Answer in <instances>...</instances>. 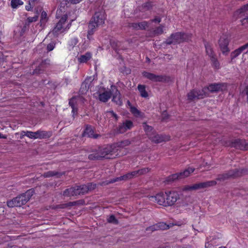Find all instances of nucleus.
<instances>
[{
    "label": "nucleus",
    "mask_w": 248,
    "mask_h": 248,
    "mask_svg": "<svg viewBox=\"0 0 248 248\" xmlns=\"http://www.w3.org/2000/svg\"><path fill=\"white\" fill-rule=\"evenodd\" d=\"M64 9L62 7H61L60 5L59 6V8L56 13L57 17H58L61 16L62 17L53 30L49 32V35L52 34L54 36H57L60 33L63 32L70 28L71 24L66 22L67 15L66 13H65Z\"/></svg>",
    "instance_id": "nucleus-1"
},
{
    "label": "nucleus",
    "mask_w": 248,
    "mask_h": 248,
    "mask_svg": "<svg viewBox=\"0 0 248 248\" xmlns=\"http://www.w3.org/2000/svg\"><path fill=\"white\" fill-rule=\"evenodd\" d=\"M106 15L103 10L95 12L92 20L89 24L87 38L89 40L93 39L92 35L97 27L102 26L105 23Z\"/></svg>",
    "instance_id": "nucleus-2"
},
{
    "label": "nucleus",
    "mask_w": 248,
    "mask_h": 248,
    "mask_svg": "<svg viewBox=\"0 0 248 248\" xmlns=\"http://www.w3.org/2000/svg\"><path fill=\"white\" fill-rule=\"evenodd\" d=\"M118 150L116 145H108L102 148H99L97 151L93 152L89 155V158L91 160L98 159L101 158L106 157L109 158L110 157L108 155H111L116 153Z\"/></svg>",
    "instance_id": "nucleus-3"
},
{
    "label": "nucleus",
    "mask_w": 248,
    "mask_h": 248,
    "mask_svg": "<svg viewBox=\"0 0 248 248\" xmlns=\"http://www.w3.org/2000/svg\"><path fill=\"white\" fill-rule=\"evenodd\" d=\"M191 38L190 34L176 32L171 34V35L166 40V43L168 44H179L188 41Z\"/></svg>",
    "instance_id": "nucleus-4"
},
{
    "label": "nucleus",
    "mask_w": 248,
    "mask_h": 248,
    "mask_svg": "<svg viewBox=\"0 0 248 248\" xmlns=\"http://www.w3.org/2000/svg\"><path fill=\"white\" fill-rule=\"evenodd\" d=\"M235 19L241 18L242 25H245L248 24V5H245L235 11L233 14Z\"/></svg>",
    "instance_id": "nucleus-5"
},
{
    "label": "nucleus",
    "mask_w": 248,
    "mask_h": 248,
    "mask_svg": "<svg viewBox=\"0 0 248 248\" xmlns=\"http://www.w3.org/2000/svg\"><path fill=\"white\" fill-rule=\"evenodd\" d=\"M216 184L215 181H210L199 184H195L192 185L185 186L182 188L183 191H191L201 188L208 187L214 186Z\"/></svg>",
    "instance_id": "nucleus-6"
},
{
    "label": "nucleus",
    "mask_w": 248,
    "mask_h": 248,
    "mask_svg": "<svg viewBox=\"0 0 248 248\" xmlns=\"http://www.w3.org/2000/svg\"><path fill=\"white\" fill-rule=\"evenodd\" d=\"M149 171L148 168H144L139 170L138 171H134L131 173H128L123 176L117 177L115 179L112 180L110 181V183H114L119 181L127 180L133 178L134 176L137 175V174L141 175L148 172Z\"/></svg>",
    "instance_id": "nucleus-7"
},
{
    "label": "nucleus",
    "mask_w": 248,
    "mask_h": 248,
    "mask_svg": "<svg viewBox=\"0 0 248 248\" xmlns=\"http://www.w3.org/2000/svg\"><path fill=\"white\" fill-rule=\"evenodd\" d=\"M166 191H161L155 195L149 196V200L153 202L156 203L160 205L166 207Z\"/></svg>",
    "instance_id": "nucleus-8"
},
{
    "label": "nucleus",
    "mask_w": 248,
    "mask_h": 248,
    "mask_svg": "<svg viewBox=\"0 0 248 248\" xmlns=\"http://www.w3.org/2000/svg\"><path fill=\"white\" fill-rule=\"evenodd\" d=\"M166 207L173 205L180 198L179 194L176 191H166Z\"/></svg>",
    "instance_id": "nucleus-9"
},
{
    "label": "nucleus",
    "mask_w": 248,
    "mask_h": 248,
    "mask_svg": "<svg viewBox=\"0 0 248 248\" xmlns=\"http://www.w3.org/2000/svg\"><path fill=\"white\" fill-rule=\"evenodd\" d=\"M229 42V38L226 35L221 36L218 41L219 48L224 55H227L230 51L228 47Z\"/></svg>",
    "instance_id": "nucleus-10"
},
{
    "label": "nucleus",
    "mask_w": 248,
    "mask_h": 248,
    "mask_svg": "<svg viewBox=\"0 0 248 248\" xmlns=\"http://www.w3.org/2000/svg\"><path fill=\"white\" fill-rule=\"evenodd\" d=\"M21 134L32 139H43L49 137L48 133L43 131H37L35 132L29 131H22Z\"/></svg>",
    "instance_id": "nucleus-11"
},
{
    "label": "nucleus",
    "mask_w": 248,
    "mask_h": 248,
    "mask_svg": "<svg viewBox=\"0 0 248 248\" xmlns=\"http://www.w3.org/2000/svg\"><path fill=\"white\" fill-rule=\"evenodd\" d=\"M33 191L30 189L26 193L15 198L17 206H21L25 204L30 199L32 195Z\"/></svg>",
    "instance_id": "nucleus-12"
},
{
    "label": "nucleus",
    "mask_w": 248,
    "mask_h": 248,
    "mask_svg": "<svg viewBox=\"0 0 248 248\" xmlns=\"http://www.w3.org/2000/svg\"><path fill=\"white\" fill-rule=\"evenodd\" d=\"M206 88L208 92L214 93L226 90L227 85L225 83H215L210 84Z\"/></svg>",
    "instance_id": "nucleus-13"
},
{
    "label": "nucleus",
    "mask_w": 248,
    "mask_h": 248,
    "mask_svg": "<svg viewBox=\"0 0 248 248\" xmlns=\"http://www.w3.org/2000/svg\"><path fill=\"white\" fill-rule=\"evenodd\" d=\"M134 126L133 123L130 120H126L121 124L119 125L118 131L120 133H124L126 131L131 129Z\"/></svg>",
    "instance_id": "nucleus-14"
},
{
    "label": "nucleus",
    "mask_w": 248,
    "mask_h": 248,
    "mask_svg": "<svg viewBox=\"0 0 248 248\" xmlns=\"http://www.w3.org/2000/svg\"><path fill=\"white\" fill-rule=\"evenodd\" d=\"M82 101V98L80 96L74 97L70 99L69 104L72 108L73 114H75L78 111V104Z\"/></svg>",
    "instance_id": "nucleus-15"
},
{
    "label": "nucleus",
    "mask_w": 248,
    "mask_h": 248,
    "mask_svg": "<svg viewBox=\"0 0 248 248\" xmlns=\"http://www.w3.org/2000/svg\"><path fill=\"white\" fill-rule=\"evenodd\" d=\"M149 139L153 142L158 143H161L163 141H168L170 139L169 136L166 135H160L154 133L152 136H150Z\"/></svg>",
    "instance_id": "nucleus-16"
},
{
    "label": "nucleus",
    "mask_w": 248,
    "mask_h": 248,
    "mask_svg": "<svg viewBox=\"0 0 248 248\" xmlns=\"http://www.w3.org/2000/svg\"><path fill=\"white\" fill-rule=\"evenodd\" d=\"M245 50H247V52H248V43L235 49L231 53V62H232L233 60Z\"/></svg>",
    "instance_id": "nucleus-17"
},
{
    "label": "nucleus",
    "mask_w": 248,
    "mask_h": 248,
    "mask_svg": "<svg viewBox=\"0 0 248 248\" xmlns=\"http://www.w3.org/2000/svg\"><path fill=\"white\" fill-rule=\"evenodd\" d=\"M194 170L193 168H188L187 169L185 170L183 172L179 173H176L172 175V179H182L188 176Z\"/></svg>",
    "instance_id": "nucleus-18"
},
{
    "label": "nucleus",
    "mask_w": 248,
    "mask_h": 248,
    "mask_svg": "<svg viewBox=\"0 0 248 248\" xmlns=\"http://www.w3.org/2000/svg\"><path fill=\"white\" fill-rule=\"evenodd\" d=\"M111 93L109 91L103 90L98 93V99L103 102H106L110 98Z\"/></svg>",
    "instance_id": "nucleus-19"
},
{
    "label": "nucleus",
    "mask_w": 248,
    "mask_h": 248,
    "mask_svg": "<svg viewBox=\"0 0 248 248\" xmlns=\"http://www.w3.org/2000/svg\"><path fill=\"white\" fill-rule=\"evenodd\" d=\"M204 93H199L198 90H193L187 93V98L189 100H194L196 99L203 98Z\"/></svg>",
    "instance_id": "nucleus-20"
},
{
    "label": "nucleus",
    "mask_w": 248,
    "mask_h": 248,
    "mask_svg": "<svg viewBox=\"0 0 248 248\" xmlns=\"http://www.w3.org/2000/svg\"><path fill=\"white\" fill-rule=\"evenodd\" d=\"M111 88L112 91H114V89L116 90L115 92L113 95V97L112 99V101L116 103L117 105H121L122 104V101L120 92L116 89V88L114 86H111Z\"/></svg>",
    "instance_id": "nucleus-21"
},
{
    "label": "nucleus",
    "mask_w": 248,
    "mask_h": 248,
    "mask_svg": "<svg viewBox=\"0 0 248 248\" xmlns=\"http://www.w3.org/2000/svg\"><path fill=\"white\" fill-rule=\"evenodd\" d=\"M142 75L144 77L154 81H160L163 79V78L161 76H156L147 72H143Z\"/></svg>",
    "instance_id": "nucleus-22"
},
{
    "label": "nucleus",
    "mask_w": 248,
    "mask_h": 248,
    "mask_svg": "<svg viewBox=\"0 0 248 248\" xmlns=\"http://www.w3.org/2000/svg\"><path fill=\"white\" fill-rule=\"evenodd\" d=\"M83 136L84 137H88L91 138H97V135L94 134V131L91 126H87L83 134Z\"/></svg>",
    "instance_id": "nucleus-23"
},
{
    "label": "nucleus",
    "mask_w": 248,
    "mask_h": 248,
    "mask_svg": "<svg viewBox=\"0 0 248 248\" xmlns=\"http://www.w3.org/2000/svg\"><path fill=\"white\" fill-rule=\"evenodd\" d=\"M138 90L139 92L140 95L143 98H147L148 93L146 90V87L143 85L139 84L138 86Z\"/></svg>",
    "instance_id": "nucleus-24"
},
{
    "label": "nucleus",
    "mask_w": 248,
    "mask_h": 248,
    "mask_svg": "<svg viewBox=\"0 0 248 248\" xmlns=\"http://www.w3.org/2000/svg\"><path fill=\"white\" fill-rule=\"evenodd\" d=\"M63 195L65 196H74L78 195V192L77 191L76 186L66 189L63 192Z\"/></svg>",
    "instance_id": "nucleus-25"
},
{
    "label": "nucleus",
    "mask_w": 248,
    "mask_h": 248,
    "mask_svg": "<svg viewBox=\"0 0 248 248\" xmlns=\"http://www.w3.org/2000/svg\"><path fill=\"white\" fill-rule=\"evenodd\" d=\"M92 57V54L90 52H87L85 54L80 56L78 58V61L80 63H85L89 61Z\"/></svg>",
    "instance_id": "nucleus-26"
},
{
    "label": "nucleus",
    "mask_w": 248,
    "mask_h": 248,
    "mask_svg": "<svg viewBox=\"0 0 248 248\" xmlns=\"http://www.w3.org/2000/svg\"><path fill=\"white\" fill-rule=\"evenodd\" d=\"M77 191L78 192V195L80 194H84L87 193L89 191L88 186L87 185H82L81 186H76Z\"/></svg>",
    "instance_id": "nucleus-27"
},
{
    "label": "nucleus",
    "mask_w": 248,
    "mask_h": 248,
    "mask_svg": "<svg viewBox=\"0 0 248 248\" xmlns=\"http://www.w3.org/2000/svg\"><path fill=\"white\" fill-rule=\"evenodd\" d=\"M83 0H62L60 1V5L61 7H62L63 9H64L65 6L68 3H71L72 4H77L82 1Z\"/></svg>",
    "instance_id": "nucleus-28"
},
{
    "label": "nucleus",
    "mask_w": 248,
    "mask_h": 248,
    "mask_svg": "<svg viewBox=\"0 0 248 248\" xmlns=\"http://www.w3.org/2000/svg\"><path fill=\"white\" fill-rule=\"evenodd\" d=\"M206 52L208 56L210 58V59L216 57V55L213 50L212 47L209 44H206L205 45Z\"/></svg>",
    "instance_id": "nucleus-29"
},
{
    "label": "nucleus",
    "mask_w": 248,
    "mask_h": 248,
    "mask_svg": "<svg viewBox=\"0 0 248 248\" xmlns=\"http://www.w3.org/2000/svg\"><path fill=\"white\" fill-rule=\"evenodd\" d=\"M143 127L146 134L149 136V138L154 134V131H153L152 126L147 125L146 123H143Z\"/></svg>",
    "instance_id": "nucleus-30"
},
{
    "label": "nucleus",
    "mask_w": 248,
    "mask_h": 248,
    "mask_svg": "<svg viewBox=\"0 0 248 248\" xmlns=\"http://www.w3.org/2000/svg\"><path fill=\"white\" fill-rule=\"evenodd\" d=\"M130 111L136 117H143V114L134 107H130Z\"/></svg>",
    "instance_id": "nucleus-31"
},
{
    "label": "nucleus",
    "mask_w": 248,
    "mask_h": 248,
    "mask_svg": "<svg viewBox=\"0 0 248 248\" xmlns=\"http://www.w3.org/2000/svg\"><path fill=\"white\" fill-rule=\"evenodd\" d=\"M23 1L21 0H11V6L13 9L17 8L18 6L23 5Z\"/></svg>",
    "instance_id": "nucleus-32"
},
{
    "label": "nucleus",
    "mask_w": 248,
    "mask_h": 248,
    "mask_svg": "<svg viewBox=\"0 0 248 248\" xmlns=\"http://www.w3.org/2000/svg\"><path fill=\"white\" fill-rule=\"evenodd\" d=\"M239 143L240 145H237V147L241 150H247L248 149V145L246 144V142L245 140H239Z\"/></svg>",
    "instance_id": "nucleus-33"
},
{
    "label": "nucleus",
    "mask_w": 248,
    "mask_h": 248,
    "mask_svg": "<svg viewBox=\"0 0 248 248\" xmlns=\"http://www.w3.org/2000/svg\"><path fill=\"white\" fill-rule=\"evenodd\" d=\"M158 227V230H166L169 228V225H167L164 222H160L156 224Z\"/></svg>",
    "instance_id": "nucleus-34"
},
{
    "label": "nucleus",
    "mask_w": 248,
    "mask_h": 248,
    "mask_svg": "<svg viewBox=\"0 0 248 248\" xmlns=\"http://www.w3.org/2000/svg\"><path fill=\"white\" fill-rule=\"evenodd\" d=\"M211 61L212 62V65L214 66L215 68L218 69L219 68V62L217 59L216 57H214L211 59Z\"/></svg>",
    "instance_id": "nucleus-35"
},
{
    "label": "nucleus",
    "mask_w": 248,
    "mask_h": 248,
    "mask_svg": "<svg viewBox=\"0 0 248 248\" xmlns=\"http://www.w3.org/2000/svg\"><path fill=\"white\" fill-rule=\"evenodd\" d=\"M129 144H130V141L128 140H126L124 141H123L120 143L115 144V145H116V148H117L118 147H124L125 146L128 145Z\"/></svg>",
    "instance_id": "nucleus-36"
},
{
    "label": "nucleus",
    "mask_w": 248,
    "mask_h": 248,
    "mask_svg": "<svg viewBox=\"0 0 248 248\" xmlns=\"http://www.w3.org/2000/svg\"><path fill=\"white\" fill-rule=\"evenodd\" d=\"M108 222L111 223H113L114 224H117L118 223V221L117 219L115 218V217L113 215L110 216L107 218Z\"/></svg>",
    "instance_id": "nucleus-37"
},
{
    "label": "nucleus",
    "mask_w": 248,
    "mask_h": 248,
    "mask_svg": "<svg viewBox=\"0 0 248 248\" xmlns=\"http://www.w3.org/2000/svg\"><path fill=\"white\" fill-rule=\"evenodd\" d=\"M78 42V39L77 38H73L71 39L69 42V49L73 47L74 46L76 45Z\"/></svg>",
    "instance_id": "nucleus-38"
},
{
    "label": "nucleus",
    "mask_w": 248,
    "mask_h": 248,
    "mask_svg": "<svg viewBox=\"0 0 248 248\" xmlns=\"http://www.w3.org/2000/svg\"><path fill=\"white\" fill-rule=\"evenodd\" d=\"M47 20V14L45 11H43L41 15V22L42 23H46Z\"/></svg>",
    "instance_id": "nucleus-39"
},
{
    "label": "nucleus",
    "mask_w": 248,
    "mask_h": 248,
    "mask_svg": "<svg viewBox=\"0 0 248 248\" xmlns=\"http://www.w3.org/2000/svg\"><path fill=\"white\" fill-rule=\"evenodd\" d=\"M58 174V172L55 171H49L45 173L43 175L44 177H50Z\"/></svg>",
    "instance_id": "nucleus-40"
},
{
    "label": "nucleus",
    "mask_w": 248,
    "mask_h": 248,
    "mask_svg": "<svg viewBox=\"0 0 248 248\" xmlns=\"http://www.w3.org/2000/svg\"><path fill=\"white\" fill-rule=\"evenodd\" d=\"M213 239H212V240H209V238H207L205 244V248H210L213 246Z\"/></svg>",
    "instance_id": "nucleus-41"
},
{
    "label": "nucleus",
    "mask_w": 248,
    "mask_h": 248,
    "mask_svg": "<svg viewBox=\"0 0 248 248\" xmlns=\"http://www.w3.org/2000/svg\"><path fill=\"white\" fill-rule=\"evenodd\" d=\"M7 205L9 207H14L15 206H17L15 198L13 199L12 200L8 201Z\"/></svg>",
    "instance_id": "nucleus-42"
},
{
    "label": "nucleus",
    "mask_w": 248,
    "mask_h": 248,
    "mask_svg": "<svg viewBox=\"0 0 248 248\" xmlns=\"http://www.w3.org/2000/svg\"><path fill=\"white\" fill-rule=\"evenodd\" d=\"M7 205L9 207H14L15 206H17L15 198L13 199L12 200L8 201Z\"/></svg>",
    "instance_id": "nucleus-43"
},
{
    "label": "nucleus",
    "mask_w": 248,
    "mask_h": 248,
    "mask_svg": "<svg viewBox=\"0 0 248 248\" xmlns=\"http://www.w3.org/2000/svg\"><path fill=\"white\" fill-rule=\"evenodd\" d=\"M146 230L147 232H152L158 230V227L156 224L147 228Z\"/></svg>",
    "instance_id": "nucleus-44"
},
{
    "label": "nucleus",
    "mask_w": 248,
    "mask_h": 248,
    "mask_svg": "<svg viewBox=\"0 0 248 248\" xmlns=\"http://www.w3.org/2000/svg\"><path fill=\"white\" fill-rule=\"evenodd\" d=\"M147 27V24L145 22H141L138 24V26L136 24V26L135 27L136 28H139L140 29H144Z\"/></svg>",
    "instance_id": "nucleus-45"
},
{
    "label": "nucleus",
    "mask_w": 248,
    "mask_h": 248,
    "mask_svg": "<svg viewBox=\"0 0 248 248\" xmlns=\"http://www.w3.org/2000/svg\"><path fill=\"white\" fill-rule=\"evenodd\" d=\"M198 92L199 93H202V94L204 93V95L203 96V98L208 96V90L207 89V88H204L201 90H198Z\"/></svg>",
    "instance_id": "nucleus-46"
},
{
    "label": "nucleus",
    "mask_w": 248,
    "mask_h": 248,
    "mask_svg": "<svg viewBox=\"0 0 248 248\" xmlns=\"http://www.w3.org/2000/svg\"><path fill=\"white\" fill-rule=\"evenodd\" d=\"M44 70V64H41L40 66H38L37 68H36L33 72L34 74H39L41 73V71Z\"/></svg>",
    "instance_id": "nucleus-47"
},
{
    "label": "nucleus",
    "mask_w": 248,
    "mask_h": 248,
    "mask_svg": "<svg viewBox=\"0 0 248 248\" xmlns=\"http://www.w3.org/2000/svg\"><path fill=\"white\" fill-rule=\"evenodd\" d=\"M55 46V43L53 42L49 43L47 46V50L48 51L52 50Z\"/></svg>",
    "instance_id": "nucleus-48"
},
{
    "label": "nucleus",
    "mask_w": 248,
    "mask_h": 248,
    "mask_svg": "<svg viewBox=\"0 0 248 248\" xmlns=\"http://www.w3.org/2000/svg\"><path fill=\"white\" fill-rule=\"evenodd\" d=\"M163 32V27H159L155 31V34L158 35V34H161Z\"/></svg>",
    "instance_id": "nucleus-49"
},
{
    "label": "nucleus",
    "mask_w": 248,
    "mask_h": 248,
    "mask_svg": "<svg viewBox=\"0 0 248 248\" xmlns=\"http://www.w3.org/2000/svg\"><path fill=\"white\" fill-rule=\"evenodd\" d=\"M87 186H88V188H89V191H91L95 189V188L96 187V184L91 183L87 185Z\"/></svg>",
    "instance_id": "nucleus-50"
},
{
    "label": "nucleus",
    "mask_w": 248,
    "mask_h": 248,
    "mask_svg": "<svg viewBox=\"0 0 248 248\" xmlns=\"http://www.w3.org/2000/svg\"><path fill=\"white\" fill-rule=\"evenodd\" d=\"M38 19V16H36L33 17H29L28 18V21L29 22H32L36 21Z\"/></svg>",
    "instance_id": "nucleus-51"
},
{
    "label": "nucleus",
    "mask_w": 248,
    "mask_h": 248,
    "mask_svg": "<svg viewBox=\"0 0 248 248\" xmlns=\"http://www.w3.org/2000/svg\"><path fill=\"white\" fill-rule=\"evenodd\" d=\"M41 0H29L30 4H32V6H35L36 5L38 4Z\"/></svg>",
    "instance_id": "nucleus-52"
},
{
    "label": "nucleus",
    "mask_w": 248,
    "mask_h": 248,
    "mask_svg": "<svg viewBox=\"0 0 248 248\" xmlns=\"http://www.w3.org/2000/svg\"><path fill=\"white\" fill-rule=\"evenodd\" d=\"M108 115V116H112L114 117L116 119H117V115L113 111H109L107 112Z\"/></svg>",
    "instance_id": "nucleus-53"
},
{
    "label": "nucleus",
    "mask_w": 248,
    "mask_h": 248,
    "mask_svg": "<svg viewBox=\"0 0 248 248\" xmlns=\"http://www.w3.org/2000/svg\"><path fill=\"white\" fill-rule=\"evenodd\" d=\"M33 7H34V6H32V4H30V2H29V4L25 6V9L27 11H30Z\"/></svg>",
    "instance_id": "nucleus-54"
},
{
    "label": "nucleus",
    "mask_w": 248,
    "mask_h": 248,
    "mask_svg": "<svg viewBox=\"0 0 248 248\" xmlns=\"http://www.w3.org/2000/svg\"><path fill=\"white\" fill-rule=\"evenodd\" d=\"M242 93L246 94L248 97V86L245 87V89L242 91Z\"/></svg>",
    "instance_id": "nucleus-55"
},
{
    "label": "nucleus",
    "mask_w": 248,
    "mask_h": 248,
    "mask_svg": "<svg viewBox=\"0 0 248 248\" xmlns=\"http://www.w3.org/2000/svg\"><path fill=\"white\" fill-rule=\"evenodd\" d=\"M154 22L159 23L161 21V18L159 17L155 18L153 20Z\"/></svg>",
    "instance_id": "nucleus-56"
},
{
    "label": "nucleus",
    "mask_w": 248,
    "mask_h": 248,
    "mask_svg": "<svg viewBox=\"0 0 248 248\" xmlns=\"http://www.w3.org/2000/svg\"><path fill=\"white\" fill-rule=\"evenodd\" d=\"M7 137L0 133V139H6Z\"/></svg>",
    "instance_id": "nucleus-57"
},
{
    "label": "nucleus",
    "mask_w": 248,
    "mask_h": 248,
    "mask_svg": "<svg viewBox=\"0 0 248 248\" xmlns=\"http://www.w3.org/2000/svg\"><path fill=\"white\" fill-rule=\"evenodd\" d=\"M67 206V204H64V205H63V206H62V207H61V208H64L65 207H66V206Z\"/></svg>",
    "instance_id": "nucleus-58"
},
{
    "label": "nucleus",
    "mask_w": 248,
    "mask_h": 248,
    "mask_svg": "<svg viewBox=\"0 0 248 248\" xmlns=\"http://www.w3.org/2000/svg\"><path fill=\"white\" fill-rule=\"evenodd\" d=\"M218 248H227L224 246H221V247H219Z\"/></svg>",
    "instance_id": "nucleus-59"
},
{
    "label": "nucleus",
    "mask_w": 248,
    "mask_h": 248,
    "mask_svg": "<svg viewBox=\"0 0 248 248\" xmlns=\"http://www.w3.org/2000/svg\"><path fill=\"white\" fill-rule=\"evenodd\" d=\"M84 85H85V87H86V85H85V83H83V84H82V87H83V86H84Z\"/></svg>",
    "instance_id": "nucleus-60"
},
{
    "label": "nucleus",
    "mask_w": 248,
    "mask_h": 248,
    "mask_svg": "<svg viewBox=\"0 0 248 248\" xmlns=\"http://www.w3.org/2000/svg\"><path fill=\"white\" fill-rule=\"evenodd\" d=\"M128 103L129 105H130V102L128 101Z\"/></svg>",
    "instance_id": "nucleus-61"
},
{
    "label": "nucleus",
    "mask_w": 248,
    "mask_h": 248,
    "mask_svg": "<svg viewBox=\"0 0 248 248\" xmlns=\"http://www.w3.org/2000/svg\"><path fill=\"white\" fill-rule=\"evenodd\" d=\"M247 5H248V4Z\"/></svg>",
    "instance_id": "nucleus-62"
}]
</instances>
